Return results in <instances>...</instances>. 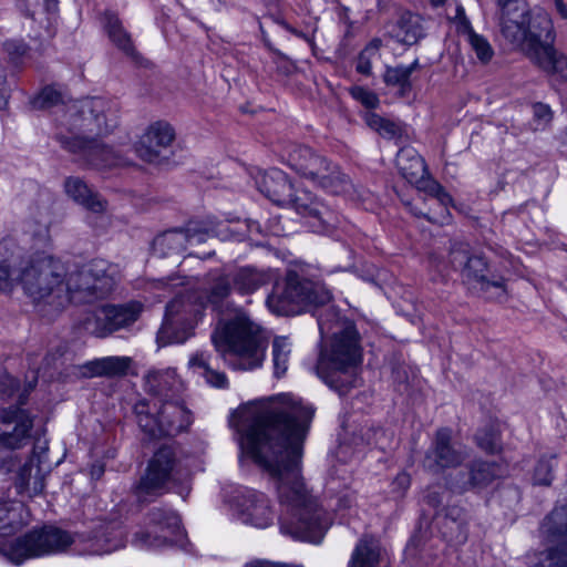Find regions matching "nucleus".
<instances>
[{
	"instance_id": "1",
	"label": "nucleus",
	"mask_w": 567,
	"mask_h": 567,
	"mask_svg": "<svg viewBox=\"0 0 567 567\" xmlns=\"http://www.w3.org/2000/svg\"><path fill=\"white\" fill-rule=\"evenodd\" d=\"M313 410L291 394L255 400L233 414L243 452L268 474L282 508L280 530L296 539L318 544L331 518L317 504L300 473L302 443Z\"/></svg>"
},
{
	"instance_id": "2",
	"label": "nucleus",
	"mask_w": 567,
	"mask_h": 567,
	"mask_svg": "<svg viewBox=\"0 0 567 567\" xmlns=\"http://www.w3.org/2000/svg\"><path fill=\"white\" fill-rule=\"evenodd\" d=\"M48 209L30 215L24 221L25 244L33 250L18 265V282L31 301L45 315L59 312L74 302V288L70 280L71 264L49 254L52 246Z\"/></svg>"
},
{
	"instance_id": "3",
	"label": "nucleus",
	"mask_w": 567,
	"mask_h": 567,
	"mask_svg": "<svg viewBox=\"0 0 567 567\" xmlns=\"http://www.w3.org/2000/svg\"><path fill=\"white\" fill-rule=\"evenodd\" d=\"M496 1L504 38L545 71L567 79V58L550 44L554 28L549 14L540 8L529 13L523 0Z\"/></svg>"
},
{
	"instance_id": "4",
	"label": "nucleus",
	"mask_w": 567,
	"mask_h": 567,
	"mask_svg": "<svg viewBox=\"0 0 567 567\" xmlns=\"http://www.w3.org/2000/svg\"><path fill=\"white\" fill-rule=\"evenodd\" d=\"M61 125L66 132H60L58 138L69 152L83 155L96 167H110L121 163L118 155L97 138L107 134L113 126L103 113L102 100L85 99L69 103Z\"/></svg>"
},
{
	"instance_id": "5",
	"label": "nucleus",
	"mask_w": 567,
	"mask_h": 567,
	"mask_svg": "<svg viewBox=\"0 0 567 567\" xmlns=\"http://www.w3.org/2000/svg\"><path fill=\"white\" fill-rule=\"evenodd\" d=\"M233 286V277L212 272L204 291L187 290L178 295L166 307L165 320L157 333V342L161 346L185 342L206 305L218 307L229 297Z\"/></svg>"
},
{
	"instance_id": "6",
	"label": "nucleus",
	"mask_w": 567,
	"mask_h": 567,
	"mask_svg": "<svg viewBox=\"0 0 567 567\" xmlns=\"http://www.w3.org/2000/svg\"><path fill=\"white\" fill-rule=\"evenodd\" d=\"M215 349L234 370H254L265 360L266 337L245 313L220 323L212 336Z\"/></svg>"
},
{
	"instance_id": "7",
	"label": "nucleus",
	"mask_w": 567,
	"mask_h": 567,
	"mask_svg": "<svg viewBox=\"0 0 567 567\" xmlns=\"http://www.w3.org/2000/svg\"><path fill=\"white\" fill-rule=\"evenodd\" d=\"M362 361L361 347L355 328L351 324L334 332L329 346L324 347L316 372L330 388L344 394L357 382V369Z\"/></svg>"
},
{
	"instance_id": "8",
	"label": "nucleus",
	"mask_w": 567,
	"mask_h": 567,
	"mask_svg": "<svg viewBox=\"0 0 567 567\" xmlns=\"http://www.w3.org/2000/svg\"><path fill=\"white\" fill-rule=\"evenodd\" d=\"M288 166L300 176L313 182L332 194H342L351 199H363L364 195L324 156L305 145H290L285 152Z\"/></svg>"
},
{
	"instance_id": "9",
	"label": "nucleus",
	"mask_w": 567,
	"mask_h": 567,
	"mask_svg": "<svg viewBox=\"0 0 567 567\" xmlns=\"http://www.w3.org/2000/svg\"><path fill=\"white\" fill-rule=\"evenodd\" d=\"M331 300L330 291L319 282H313L290 271L285 282L278 285L267 298L269 310L278 316H290L310 306L326 305Z\"/></svg>"
},
{
	"instance_id": "10",
	"label": "nucleus",
	"mask_w": 567,
	"mask_h": 567,
	"mask_svg": "<svg viewBox=\"0 0 567 567\" xmlns=\"http://www.w3.org/2000/svg\"><path fill=\"white\" fill-rule=\"evenodd\" d=\"M71 534L53 526L33 528L1 547V553L13 564L27 559L55 555L66 550L73 543Z\"/></svg>"
},
{
	"instance_id": "11",
	"label": "nucleus",
	"mask_w": 567,
	"mask_h": 567,
	"mask_svg": "<svg viewBox=\"0 0 567 567\" xmlns=\"http://www.w3.org/2000/svg\"><path fill=\"white\" fill-rule=\"evenodd\" d=\"M150 403L140 402L135 405V413L140 427L151 437L171 436L186 430L192 423L190 412L173 398L152 399Z\"/></svg>"
},
{
	"instance_id": "12",
	"label": "nucleus",
	"mask_w": 567,
	"mask_h": 567,
	"mask_svg": "<svg viewBox=\"0 0 567 567\" xmlns=\"http://www.w3.org/2000/svg\"><path fill=\"white\" fill-rule=\"evenodd\" d=\"M450 262L455 269L461 270L463 280L473 289L486 293L488 298L502 300L506 296L503 278L488 276V267L481 256H471L468 246L456 244L450 252Z\"/></svg>"
},
{
	"instance_id": "13",
	"label": "nucleus",
	"mask_w": 567,
	"mask_h": 567,
	"mask_svg": "<svg viewBox=\"0 0 567 567\" xmlns=\"http://www.w3.org/2000/svg\"><path fill=\"white\" fill-rule=\"evenodd\" d=\"M118 270L104 259L86 265L71 264L69 276L74 288V302L85 301L86 296L109 293L115 286Z\"/></svg>"
},
{
	"instance_id": "14",
	"label": "nucleus",
	"mask_w": 567,
	"mask_h": 567,
	"mask_svg": "<svg viewBox=\"0 0 567 567\" xmlns=\"http://www.w3.org/2000/svg\"><path fill=\"white\" fill-rule=\"evenodd\" d=\"M179 516L164 508H153L144 528L134 534L133 544L141 548H157L183 538Z\"/></svg>"
},
{
	"instance_id": "15",
	"label": "nucleus",
	"mask_w": 567,
	"mask_h": 567,
	"mask_svg": "<svg viewBox=\"0 0 567 567\" xmlns=\"http://www.w3.org/2000/svg\"><path fill=\"white\" fill-rule=\"evenodd\" d=\"M231 507L243 524L258 529L268 528L277 518L268 495L252 488L238 489L231 499Z\"/></svg>"
},
{
	"instance_id": "16",
	"label": "nucleus",
	"mask_w": 567,
	"mask_h": 567,
	"mask_svg": "<svg viewBox=\"0 0 567 567\" xmlns=\"http://www.w3.org/2000/svg\"><path fill=\"white\" fill-rule=\"evenodd\" d=\"M142 312V305L133 301L126 305H105L97 308L84 321L85 330L97 337L105 338L111 333L134 323Z\"/></svg>"
},
{
	"instance_id": "17",
	"label": "nucleus",
	"mask_w": 567,
	"mask_h": 567,
	"mask_svg": "<svg viewBox=\"0 0 567 567\" xmlns=\"http://www.w3.org/2000/svg\"><path fill=\"white\" fill-rule=\"evenodd\" d=\"M33 416L21 406L0 409V445L16 450L25 446L31 439Z\"/></svg>"
},
{
	"instance_id": "18",
	"label": "nucleus",
	"mask_w": 567,
	"mask_h": 567,
	"mask_svg": "<svg viewBox=\"0 0 567 567\" xmlns=\"http://www.w3.org/2000/svg\"><path fill=\"white\" fill-rule=\"evenodd\" d=\"M468 456L467 450L461 444L452 443V432L441 429L436 432L433 447L426 453L424 466L437 472L441 468L460 465Z\"/></svg>"
},
{
	"instance_id": "19",
	"label": "nucleus",
	"mask_w": 567,
	"mask_h": 567,
	"mask_svg": "<svg viewBox=\"0 0 567 567\" xmlns=\"http://www.w3.org/2000/svg\"><path fill=\"white\" fill-rule=\"evenodd\" d=\"M175 454L172 447L163 446L153 456L145 476L138 485V493L155 494L162 491L172 477Z\"/></svg>"
},
{
	"instance_id": "20",
	"label": "nucleus",
	"mask_w": 567,
	"mask_h": 567,
	"mask_svg": "<svg viewBox=\"0 0 567 567\" xmlns=\"http://www.w3.org/2000/svg\"><path fill=\"white\" fill-rule=\"evenodd\" d=\"M174 138L175 131L169 123L155 122L141 137L136 145V153L143 161L154 163L158 159L161 152L173 143Z\"/></svg>"
},
{
	"instance_id": "21",
	"label": "nucleus",
	"mask_w": 567,
	"mask_h": 567,
	"mask_svg": "<svg viewBox=\"0 0 567 567\" xmlns=\"http://www.w3.org/2000/svg\"><path fill=\"white\" fill-rule=\"evenodd\" d=\"M293 199H298L287 204L285 207L293 208L298 214L313 218L316 223H313V227L316 231H321L327 229L329 226H332L334 221L333 213L330 208L320 202L317 197H315L309 190L302 188L292 187V196Z\"/></svg>"
},
{
	"instance_id": "22",
	"label": "nucleus",
	"mask_w": 567,
	"mask_h": 567,
	"mask_svg": "<svg viewBox=\"0 0 567 567\" xmlns=\"http://www.w3.org/2000/svg\"><path fill=\"white\" fill-rule=\"evenodd\" d=\"M257 187L261 194L279 206L299 199H293L292 183L289 177L280 169L274 168L265 173H260L256 179Z\"/></svg>"
},
{
	"instance_id": "23",
	"label": "nucleus",
	"mask_w": 567,
	"mask_h": 567,
	"mask_svg": "<svg viewBox=\"0 0 567 567\" xmlns=\"http://www.w3.org/2000/svg\"><path fill=\"white\" fill-rule=\"evenodd\" d=\"M453 22L457 32L468 43L471 50L475 53L478 61L483 64L488 63L494 56V50L485 37L476 33L473 30L462 6H456Z\"/></svg>"
},
{
	"instance_id": "24",
	"label": "nucleus",
	"mask_w": 567,
	"mask_h": 567,
	"mask_svg": "<svg viewBox=\"0 0 567 567\" xmlns=\"http://www.w3.org/2000/svg\"><path fill=\"white\" fill-rule=\"evenodd\" d=\"M21 259V248L11 238L0 241V291L9 292L18 282V275L13 276V268Z\"/></svg>"
},
{
	"instance_id": "25",
	"label": "nucleus",
	"mask_w": 567,
	"mask_h": 567,
	"mask_svg": "<svg viewBox=\"0 0 567 567\" xmlns=\"http://www.w3.org/2000/svg\"><path fill=\"white\" fill-rule=\"evenodd\" d=\"M502 467L495 462H474L467 480L452 483V488L463 492L470 488L482 489L502 475Z\"/></svg>"
},
{
	"instance_id": "26",
	"label": "nucleus",
	"mask_w": 567,
	"mask_h": 567,
	"mask_svg": "<svg viewBox=\"0 0 567 567\" xmlns=\"http://www.w3.org/2000/svg\"><path fill=\"white\" fill-rule=\"evenodd\" d=\"M130 365L128 357H104L80 365L79 373L84 378L117 377L125 374Z\"/></svg>"
},
{
	"instance_id": "27",
	"label": "nucleus",
	"mask_w": 567,
	"mask_h": 567,
	"mask_svg": "<svg viewBox=\"0 0 567 567\" xmlns=\"http://www.w3.org/2000/svg\"><path fill=\"white\" fill-rule=\"evenodd\" d=\"M183 231L187 235V248L204 244L212 237H218L223 240L230 238L228 226L214 220L190 221Z\"/></svg>"
},
{
	"instance_id": "28",
	"label": "nucleus",
	"mask_w": 567,
	"mask_h": 567,
	"mask_svg": "<svg viewBox=\"0 0 567 567\" xmlns=\"http://www.w3.org/2000/svg\"><path fill=\"white\" fill-rule=\"evenodd\" d=\"M45 474L41 470L40 460L31 456L19 470L16 478V487L19 493L40 494L44 488Z\"/></svg>"
},
{
	"instance_id": "29",
	"label": "nucleus",
	"mask_w": 567,
	"mask_h": 567,
	"mask_svg": "<svg viewBox=\"0 0 567 567\" xmlns=\"http://www.w3.org/2000/svg\"><path fill=\"white\" fill-rule=\"evenodd\" d=\"M64 189L70 198L93 213H102L106 208V203L79 177H69Z\"/></svg>"
},
{
	"instance_id": "30",
	"label": "nucleus",
	"mask_w": 567,
	"mask_h": 567,
	"mask_svg": "<svg viewBox=\"0 0 567 567\" xmlns=\"http://www.w3.org/2000/svg\"><path fill=\"white\" fill-rule=\"evenodd\" d=\"M146 389L154 399L174 398L178 380L173 369L151 370L145 375Z\"/></svg>"
},
{
	"instance_id": "31",
	"label": "nucleus",
	"mask_w": 567,
	"mask_h": 567,
	"mask_svg": "<svg viewBox=\"0 0 567 567\" xmlns=\"http://www.w3.org/2000/svg\"><path fill=\"white\" fill-rule=\"evenodd\" d=\"M396 166L401 175L411 184L420 182L426 174L423 158L412 147H403L398 152Z\"/></svg>"
},
{
	"instance_id": "32",
	"label": "nucleus",
	"mask_w": 567,
	"mask_h": 567,
	"mask_svg": "<svg viewBox=\"0 0 567 567\" xmlns=\"http://www.w3.org/2000/svg\"><path fill=\"white\" fill-rule=\"evenodd\" d=\"M188 367L195 373L204 377L206 382L216 388H226L228 384L225 373L215 371L210 367V354L206 351H197L188 360Z\"/></svg>"
},
{
	"instance_id": "33",
	"label": "nucleus",
	"mask_w": 567,
	"mask_h": 567,
	"mask_svg": "<svg viewBox=\"0 0 567 567\" xmlns=\"http://www.w3.org/2000/svg\"><path fill=\"white\" fill-rule=\"evenodd\" d=\"M154 251L161 257L177 255L187 249V235L183 229H172L154 239Z\"/></svg>"
},
{
	"instance_id": "34",
	"label": "nucleus",
	"mask_w": 567,
	"mask_h": 567,
	"mask_svg": "<svg viewBox=\"0 0 567 567\" xmlns=\"http://www.w3.org/2000/svg\"><path fill=\"white\" fill-rule=\"evenodd\" d=\"M380 544L371 537L365 536L355 546L349 567H374L380 557Z\"/></svg>"
},
{
	"instance_id": "35",
	"label": "nucleus",
	"mask_w": 567,
	"mask_h": 567,
	"mask_svg": "<svg viewBox=\"0 0 567 567\" xmlns=\"http://www.w3.org/2000/svg\"><path fill=\"white\" fill-rule=\"evenodd\" d=\"M423 37L422 19L419 14L404 13L398 22L396 38L404 44H414Z\"/></svg>"
},
{
	"instance_id": "36",
	"label": "nucleus",
	"mask_w": 567,
	"mask_h": 567,
	"mask_svg": "<svg viewBox=\"0 0 567 567\" xmlns=\"http://www.w3.org/2000/svg\"><path fill=\"white\" fill-rule=\"evenodd\" d=\"M557 466V455L554 453L542 454L530 470V480L534 485L549 486L554 480V471Z\"/></svg>"
},
{
	"instance_id": "37",
	"label": "nucleus",
	"mask_w": 567,
	"mask_h": 567,
	"mask_svg": "<svg viewBox=\"0 0 567 567\" xmlns=\"http://www.w3.org/2000/svg\"><path fill=\"white\" fill-rule=\"evenodd\" d=\"M265 274L251 268H241L233 276L234 288L241 295H249L267 282Z\"/></svg>"
},
{
	"instance_id": "38",
	"label": "nucleus",
	"mask_w": 567,
	"mask_h": 567,
	"mask_svg": "<svg viewBox=\"0 0 567 567\" xmlns=\"http://www.w3.org/2000/svg\"><path fill=\"white\" fill-rule=\"evenodd\" d=\"M291 342L287 337H276L272 341V364L277 378L282 377L289 365Z\"/></svg>"
},
{
	"instance_id": "39",
	"label": "nucleus",
	"mask_w": 567,
	"mask_h": 567,
	"mask_svg": "<svg viewBox=\"0 0 567 567\" xmlns=\"http://www.w3.org/2000/svg\"><path fill=\"white\" fill-rule=\"evenodd\" d=\"M124 545L121 530H112L107 535H96L86 549L87 554H110Z\"/></svg>"
},
{
	"instance_id": "40",
	"label": "nucleus",
	"mask_w": 567,
	"mask_h": 567,
	"mask_svg": "<svg viewBox=\"0 0 567 567\" xmlns=\"http://www.w3.org/2000/svg\"><path fill=\"white\" fill-rule=\"evenodd\" d=\"M106 30L111 41L125 54H134V45L131 37L125 32L120 21L115 17H110L106 22Z\"/></svg>"
},
{
	"instance_id": "41",
	"label": "nucleus",
	"mask_w": 567,
	"mask_h": 567,
	"mask_svg": "<svg viewBox=\"0 0 567 567\" xmlns=\"http://www.w3.org/2000/svg\"><path fill=\"white\" fill-rule=\"evenodd\" d=\"M364 120L369 127L377 131L383 137L394 138L401 134V127L398 123L384 118L377 113L368 112Z\"/></svg>"
},
{
	"instance_id": "42",
	"label": "nucleus",
	"mask_w": 567,
	"mask_h": 567,
	"mask_svg": "<svg viewBox=\"0 0 567 567\" xmlns=\"http://www.w3.org/2000/svg\"><path fill=\"white\" fill-rule=\"evenodd\" d=\"M34 384L29 383L21 389L19 382L9 374L0 377V394L2 398H13L17 395L18 402L23 404L27 400L28 394L33 389Z\"/></svg>"
},
{
	"instance_id": "43",
	"label": "nucleus",
	"mask_w": 567,
	"mask_h": 567,
	"mask_svg": "<svg viewBox=\"0 0 567 567\" xmlns=\"http://www.w3.org/2000/svg\"><path fill=\"white\" fill-rule=\"evenodd\" d=\"M41 3L31 10L28 4L21 6V9L31 17L33 20H38L42 28H48L50 24L51 16L56 12L58 2L56 0H39Z\"/></svg>"
},
{
	"instance_id": "44",
	"label": "nucleus",
	"mask_w": 567,
	"mask_h": 567,
	"mask_svg": "<svg viewBox=\"0 0 567 567\" xmlns=\"http://www.w3.org/2000/svg\"><path fill=\"white\" fill-rule=\"evenodd\" d=\"M381 40L373 39L359 54L357 71L364 75H370L373 61L380 58Z\"/></svg>"
},
{
	"instance_id": "45",
	"label": "nucleus",
	"mask_w": 567,
	"mask_h": 567,
	"mask_svg": "<svg viewBox=\"0 0 567 567\" xmlns=\"http://www.w3.org/2000/svg\"><path fill=\"white\" fill-rule=\"evenodd\" d=\"M417 65V61H414L410 65H398L394 68H388L383 79L388 85L400 86L402 89L409 86V79Z\"/></svg>"
},
{
	"instance_id": "46",
	"label": "nucleus",
	"mask_w": 567,
	"mask_h": 567,
	"mask_svg": "<svg viewBox=\"0 0 567 567\" xmlns=\"http://www.w3.org/2000/svg\"><path fill=\"white\" fill-rule=\"evenodd\" d=\"M429 195L431 197V200L437 202L442 206V216L440 219L432 218L427 215H425L429 219L434 221H443L449 216V209L447 207L452 205V197L449 193L444 190V188L435 183L431 182L429 185Z\"/></svg>"
},
{
	"instance_id": "47",
	"label": "nucleus",
	"mask_w": 567,
	"mask_h": 567,
	"mask_svg": "<svg viewBox=\"0 0 567 567\" xmlns=\"http://www.w3.org/2000/svg\"><path fill=\"white\" fill-rule=\"evenodd\" d=\"M61 99V93L56 89L48 86L34 99L33 104L35 107L45 109L56 105Z\"/></svg>"
},
{
	"instance_id": "48",
	"label": "nucleus",
	"mask_w": 567,
	"mask_h": 567,
	"mask_svg": "<svg viewBox=\"0 0 567 567\" xmlns=\"http://www.w3.org/2000/svg\"><path fill=\"white\" fill-rule=\"evenodd\" d=\"M411 486V477L406 472H400L391 483V494L395 498L404 497Z\"/></svg>"
},
{
	"instance_id": "49",
	"label": "nucleus",
	"mask_w": 567,
	"mask_h": 567,
	"mask_svg": "<svg viewBox=\"0 0 567 567\" xmlns=\"http://www.w3.org/2000/svg\"><path fill=\"white\" fill-rule=\"evenodd\" d=\"M350 92L351 95L357 101L362 103L368 109H375L379 105V97L377 96V94L369 90H365L364 87L354 86L351 89Z\"/></svg>"
},
{
	"instance_id": "50",
	"label": "nucleus",
	"mask_w": 567,
	"mask_h": 567,
	"mask_svg": "<svg viewBox=\"0 0 567 567\" xmlns=\"http://www.w3.org/2000/svg\"><path fill=\"white\" fill-rule=\"evenodd\" d=\"M3 48L8 53L11 62L18 64L22 56L27 53V45L21 41L10 40L4 42Z\"/></svg>"
},
{
	"instance_id": "51",
	"label": "nucleus",
	"mask_w": 567,
	"mask_h": 567,
	"mask_svg": "<svg viewBox=\"0 0 567 567\" xmlns=\"http://www.w3.org/2000/svg\"><path fill=\"white\" fill-rule=\"evenodd\" d=\"M477 444L486 452L493 453L498 449V437L494 431L487 433H478L476 435Z\"/></svg>"
},
{
	"instance_id": "52",
	"label": "nucleus",
	"mask_w": 567,
	"mask_h": 567,
	"mask_svg": "<svg viewBox=\"0 0 567 567\" xmlns=\"http://www.w3.org/2000/svg\"><path fill=\"white\" fill-rule=\"evenodd\" d=\"M534 118L537 122L535 130L548 124L551 120V112L548 105L543 103H536L533 105Z\"/></svg>"
},
{
	"instance_id": "53",
	"label": "nucleus",
	"mask_w": 567,
	"mask_h": 567,
	"mask_svg": "<svg viewBox=\"0 0 567 567\" xmlns=\"http://www.w3.org/2000/svg\"><path fill=\"white\" fill-rule=\"evenodd\" d=\"M367 443L373 444L381 450H385L388 447V433L382 429H372L367 432Z\"/></svg>"
},
{
	"instance_id": "54",
	"label": "nucleus",
	"mask_w": 567,
	"mask_h": 567,
	"mask_svg": "<svg viewBox=\"0 0 567 567\" xmlns=\"http://www.w3.org/2000/svg\"><path fill=\"white\" fill-rule=\"evenodd\" d=\"M245 567H289V565L274 563L269 560L256 559L247 563Z\"/></svg>"
},
{
	"instance_id": "55",
	"label": "nucleus",
	"mask_w": 567,
	"mask_h": 567,
	"mask_svg": "<svg viewBox=\"0 0 567 567\" xmlns=\"http://www.w3.org/2000/svg\"><path fill=\"white\" fill-rule=\"evenodd\" d=\"M4 84H6V73L0 64V110L3 109L7 105V95L4 92Z\"/></svg>"
},
{
	"instance_id": "56",
	"label": "nucleus",
	"mask_w": 567,
	"mask_h": 567,
	"mask_svg": "<svg viewBox=\"0 0 567 567\" xmlns=\"http://www.w3.org/2000/svg\"><path fill=\"white\" fill-rule=\"evenodd\" d=\"M555 7L558 11V13L561 16V18L567 19V6L564 3L563 0H554Z\"/></svg>"
},
{
	"instance_id": "57",
	"label": "nucleus",
	"mask_w": 567,
	"mask_h": 567,
	"mask_svg": "<svg viewBox=\"0 0 567 567\" xmlns=\"http://www.w3.org/2000/svg\"><path fill=\"white\" fill-rule=\"evenodd\" d=\"M351 503H352V497L349 496V495H346L343 497H341L339 499V507L340 508H346V507H350L351 506Z\"/></svg>"
},
{
	"instance_id": "58",
	"label": "nucleus",
	"mask_w": 567,
	"mask_h": 567,
	"mask_svg": "<svg viewBox=\"0 0 567 567\" xmlns=\"http://www.w3.org/2000/svg\"><path fill=\"white\" fill-rule=\"evenodd\" d=\"M104 470L102 466H93L92 467V471H91V474L93 477H96L99 478L102 474H103Z\"/></svg>"
},
{
	"instance_id": "59",
	"label": "nucleus",
	"mask_w": 567,
	"mask_h": 567,
	"mask_svg": "<svg viewBox=\"0 0 567 567\" xmlns=\"http://www.w3.org/2000/svg\"><path fill=\"white\" fill-rule=\"evenodd\" d=\"M318 324H319V329H320L321 334H323L326 331H328V330H329V328H328L327 323L323 321V319H322V318H320V319L318 320Z\"/></svg>"
},
{
	"instance_id": "60",
	"label": "nucleus",
	"mask_w": 567,
	"mask_h": 567,
	"mask_svg": "<svg viewBox=\"0 0 567 567\" xmlns=\"http://www.w3.org/2000/svg\"><path fill=\"white\" fill-rule=\"evenodd\" d=\"M427 503L434 507H436L440 504V501L436 499V497H432L431 495L427 496Z\"/></svg>"
},
{
	"instance_id": "61",
	"label": "nucleus",
	"mask_w": 567,
	"mask_h": 567,
	"mask_svg": "<svg viewBox=\"0 0 567 567\" xmlns=\"http://www.w3.org/2000/svg\"><path fill=\"white\" fill-rule=\"evenodd\" d=\"M447 0H431V3L434 6V7H440V6H443Z\"/></svg>"
},
{
	"instance_id": "62",
	"label": "nucleus",
	"mask_w": 567,
	"mask_h": 567,
	"mask_svg": "<svg viewBox=\"0 0 567 567\" xmlns=\"http://www.w3.org/2000/svg\"><path fill=\"white\" fill-rule=\"evenodd\" d=\"M177 284H174V279H171L169 286H176Z\"/></svg>"
},
{
	"instance_id": "63",
	"label": "nucleus",
	"mask_w": 567,
	"mask_h": 567,
	"mask_svg": "<svg viewBox=\"0 0 567 567\" xmlns=\"http://www.w3.org/2000/svg\"><path fill=\"white\" fill-rule=\"evenodd\" d=\"M177 284H174V279H171L169 286H176Z\"/></svg>"
},
{
	"instance_id": "64",
	"label": "nucleus",
	"mask_w": 567,
	"mask_h": 567,
	"mask_svg": "<svg viewBox=\"0 0 567 567\" xmlns=\"http://www.w3.org/2000/svg\"><path fill=\"white\" fill-rule=\"evenodd\" d=\"M219 2H225L226 0H218Z\"/></svg>"
}]
</instances>
